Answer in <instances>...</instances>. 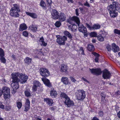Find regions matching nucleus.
<instances>
[{
	"label": "nucleus",
	"instance_id": "nucleus-1",
	"mask_svg": "<svg viewBox=\"0 0 120 120\" xmlns=\"http://www.w3.org/2000/svg\"><path fill=\"white\" fill-rule=\"evenodd\" d=\"M120 5L119 3L116 1L113 2L112 4L108 6L107 9L110 16L112 18L116 17L118 15L117 11L120 12V7H119Z\"/></svg>",
	"mask_w": 120,
	"mask_h": 120
},
{
	"label": "nucleus",
	"instance_id": "nucleus-2",
	"mask_svg": "<svg viewBox=\"0 0 120 120\" xmlns=\"http://www.w3.org/2000/svg\"><path fill=\"white\" fill-rule=\"evenodd\" d=\"M11 74L16 79L19 80V82H20L21 83L23 84L26 82L27 81L28 77L25 74L19 72L13 73Z\"/></svg>",
	"mask_w": 120,
	"mask_h": 120
},
{
	"label": "nucleus",
	"instance_id": "nucleus-3",
	"mask_svg": "<svg viewBox=\"0 0 120 120\" xmlns=\"http://www.w3.org/2000/svg\"><path fill=\"white\" fill-rule=\"evenodd\" d=\"M13 6L10 11V15L13 17H18L19 16V12L20 11L19 6L17 4H13Z\"/></svg>",
	"mask_w": 120,
	"mask_h": 120
},
{
	"label": "nucleus",
	"instance_id": "nucleus-4",
	"mask_svg": "<svg viewBox=\"0 0 120 120\" xmlns=\"http://www.w3.org/2000/svg\"><path fill=\"white\" fill-rule=\"evenodd\" d=\"M75 95L77 99L79 100H82L85 97V92L83 90H79L77 91L75 93Z\"/></svg>",
	"mask_w": 120,
	"mask_h": 120
},
{
	"label": "nucleus",
	"instance_id": "nucleus-5",
	"mask_svg": "<svg viewBox=\"0 0 120 120\" xmlns=\"http://www.w3.org/2000/svg\"><path fill=\"white\" fill-rule=\"evenodd\" d=\"M2 90L4 97L5 99L10 98V90L9 88L7 86H4Z\"/></svg>",
	"mask_w": 120,
	"mask_h": 120
},
{
	"label": "nucleus",
	"instance_id": "nucleus-6",
	"mask_svg": "<svg viewBox=\"0 0 120 120\" xmlns=\"http://www.w3.org/2000/svg\"><path fill=\"white\" fill-rule=\"evenodd\" d=\"M11 75L12 79V82L11 84V86L14 90L17 89L19 87L18 82L19 80L16 79L11 74Z\"/></svg>",
	"mask_w": 120,
	"mask_h": 120
},
{
	"label": "nucleus",
	"instance_id": "nucleus-7",
	"mask_svg": "<svg viewBox=\"0 0 120 120\" xmlns=\"http://www.w3.org/2000/svg\"><path fill=\"white\" fill-rule=\"evenodd\" d=\"M67 21L70 24H74L75 22H76L77 24L80 22L79 19L76 16L69 18L67 20Z\"/></svg>",
	"mask_w": 120,
	"mask_h": 120
},
{
	"label": "nucleus",
	"instance_id": "nucleus-8",
	"mask_svg": "<svg viewBox=\"0 0 120 120\" xmlns=\"http://www.w3.org/2000/svg\"><path fill=\"white\" fill-rule=\"evenodd\" d=\"M40 73L41 75L43 77H46L50 75V73L48 70L45 68L40 69Z\"/></svg>",
	"mask_w": 120,
	"mask_h": 120
},
{
	"label": "nucleus",
	"instance_id": "nucleus-9",
	"mask_svg": "<svg viewBox=\"0 0 120 120\" xmlns=\"http://www.w3.org/2000/svg\"><path fill=\"white\" fill-rule=\"evenodd\" d=\"M67 37L65 36H61L57 38L56 42L60 45H64L65 44V41L67 40Z\"/></svg>",
	"mask_w": 120,
	"mask_h": 120
},
{
	"label": "nucleus",
	"instance_id": "nucleus-10",
	"mask_svg": "<svg viewBox=\"0 0 120 120\" xmlns=\"http://www.w3.org/2000/svg\"><path fill=\"white\" fill-rule=\"evenodd\" d=\"M91 72L94 75H101L102 73L101 70L100 68L90 69Z\"/></svg>",
	"mask_w": 120,
	"mask_h": 120
},
{
	"label": "nucleus",
	"instance_id": "nucleus-11",
	"mask_svg": "<svg viewBox=\"0 0 120 120\" xmlns=\"http://www.w3.org/2000/svg\"><path fill=\"white\" fill-rule=\"evenodd\" d=\"M86 26L90 30H94L98 29L100 28L101 26L98 24H94L93 25L91 26L89 25L88 24H86Z\"/></svg>",
	"mask_w": 120,
	"mask_h": 120
},
{
	"label": "nucleus",
	"instance_id": "nucleus-12",
	"mask_svg": "<svg viewBox=\"0 0 120 120\" xmlns=\"http://www.w3.org/2000/svg\"><path fill=\"white\" fill-rule=\"evenodd\" d=\"M60 14L56 10H53L52 13L51 14L52 18L54 19H58Z\"/></svg>",
	"mask_w": 120,
	"mask_h": 120
},
{
	"label": "nucleus",
	"instance_id": "nucleus-13",
	"mask_svg": "<svg viewBox=\"0 0 120 120\" xmlns=\"http://www.w3.org/2000/svg\"><path fill=\"white\" fill-rule=\"evenodd\" d=\"M79 26V30L80 32L83 33H85L86 32V27H84L83 25L80 23V22L77 24Z\"/></svg>",
	"mask_w": 120,
	"mask_h": 120
},
{
	"label": "nucleus",
	"instance_id": "nucleus-14",
	"mask_svg": "<svg viewBox=\"0 0 120 120\" xmlns=\"http://www.w3.org/2000/svg\"><path fill=\"white\" fill-rule=\"evenodd\" d=\"M102 76L105 79H109L111 76V74L107 70H105L103 72Z\"/></svg>",
	"mask_w": 120,
	"mask_h": 120
},
{
	"label": "nucleus",
	"instance_id": "nucleus-15",
	"mask_svg": "<svg viewBox=\"0 0 120 120\" xmlns=\"http://www.w3.org/2000/svg\"><path fill=\"white\" fill-rule=\"evenodd\" d=\"M64 103L67 105L68 107H70V106H73L74 104L73 101H71L69 98L65 100Z\"/></svg>",
	"mask_w": 120,
	"mask_h": 120
},
{
	"label": "nucleus",
	"instance_id": "nucleus-16",
	"mask_svg": "<svg viewBox=\"0 0 120 120\" xmlns=\"http://www.w3.org/2000/svg\"><path fill=\"white\" fill-rule=\"evenodd\" d=\"M30 102L29 100L26 99L25 104L24 111L27 112L30 109Z\"/></svg>",
	"mask_w": 120,
	"mask_h": 120
},
{
	"label": "nucleus",
	"instance_id": "nucleus-17",
	"mask_svg": "<svg viewBox=\"0 0 120 120\" xmlns=\"http://www.w3.org/2000/svg\"><path fill=\"white\" fill-rule=\"evenodd\" d=\"M59 20L62 22L65 21L66 19V15L63 13L61 12L59 16Z\"/></svg>",
	"mask_w": 120,
	"mask_h": 120
},
{
	"label": "nucleus",
	"instance_id": "nucleus-18",
	"mask_svg": "<svg viewBox=\"0 0 120 120\" xmlns=\"http://www.w3.org/2000/svg\"><path fill=\"white\" fill-rule=\"evenodd\" d=\"M42 80L44 83L48 87H51V84L50 83L49 79L46 78H42Z\"/></svg>",
	"mask_w": 120,
	"mask_h": 120
},
{
	"label": "nucleus",
	"instance_id": "nucleus-19",
	"mask_svg": "<svg viewBox=\"0 0 120 120\" xmlns=\"http://www.w3.org/2000/svg\"><path fill=\"white\" fill-rule=\"evenodd\" d=\"M50 93V95L52 98L55 97L57 94L55 90L53 87L51 88Z\"/></svg>",
	"mask_w": 120,
	"mask_h": 120
},
{
	"label": "nucleus",
	"instance_id": "nucleus-20",
	"mask_svg": "<svg viewBox=\"0 0 120 120\" xmlns=\"http://www.w3.org/2000/svg\"><path fill=\"white\" fill-rule=\"evenodd\" d=\"M112 51L114 52H117L119 50V48L118 46L115 43H112Z\"/></svg>",
	"mask_w": 120,
	"mask_h": 120
},
{
	"label": "nucleus",
	"instance_id": "nucleus-21",
	"mask_svg": "<svg viewBox=\"0 0 120 120\" xmlns=\"http://www.w3.org/2000/svg\"><path fill=\"white\" fill-rule=\"evenodd\" d=\"M68 69V66L64 64L60 65V70L62 72H66Z\"/></svg>",
	"mask_w": 120,
	"mask_h": 120
},
{
	"label": "nucleus",
	"instance_id": "nucleus-22",
	"mask_svg": "<svg viewBox=\"0 0 120 120\" xmlns=\"http://www.w3.org/2000/svg\"><path fill=\"white\" fill-rule=\"evenodd\" d=\"M27 28V27L26 24L24 23L20 25L19 30L20 31H22L26 30Z\"/></svg>",
	"mask_w": 120,
	"mask_h": 120
},
{
	"label": "nucleus",
	"instance_id": "nucleus-23",
	"mask_svg": "<svg viewBox=\"0 0 120 120\" xmlns=\"http://www.w3.org/2000/svg\"><path fill=\"white\" fill-rule=\"evenodd\" d=\"M44 100L49 106H52L53 103V100L50 98H45Z\"/></svg>",
	"mask_w": 120,
	"mask_h": 120
},
{
	"label": "nucleus",
	"instance_id": "nucleus-24",
	"mask_svg": "<svg viewBox=\"0 0 120 120\" xmlns=\"http://www.w3.org/2000/svg\"><path fill=\"white\" fill-rule=\"evenodd\" d=\"M62 82L65 84H70V83L69 82L68 78L66 77H62L61 79Z\"/></svg>",
	"mask_w": 120,
	"mask_h": 120
},
{
	"label": "nucleus",
	"instance_id": "nucleus-25",
	"mask_svg": "<svg viewBox=\"0 0 120 120\" xmlns=\"http://www.w3.org/2000/svg\"><path fill=\"white\" fill-rule=\"evenodd\" d=\"M68 28L71 31H75L76 30L77 27V26L74 24L69 26Z\"/></svg>",
	"mask_w": 120,
	"mask_h": 120
},
{
	"label": "nucleus",
	"instance_id": "nucleus-26",
	"mask_svg": "<svg viewBox=\"0 0 120 120\" xmlns=\"http://www.w3.org/2000/svg\"><path fill=\"white\" fill-rule=\"evenodd\" d=\"M26 13L27 15L33 18H36L37 17V16L35 13L29 12H26Z\"/></svg>",
	"mask_w": 120,
	"mask_h": 120
},
{
	"label": "nucleus",
	"instance_id": "nucleus-27",
	"mask_svg": "<svg viewBox=\"0 0 120 120\" xmlns=\"http://www.w3.org/2000/svg\"><path fill=\"white\" fill-rule=\"evenodd\" d=\"M39 42L41 45H43L45 47L47 45V43H45L44 41V39L43 37L40 38Z\"/></svg>",
	"mask_w": 120,
	"mask_h": 120
},
{
	"label": "nucleus",
	"instance_id": "nucleus-28",
	"mask_svg": "<svg viewBox=\"0 0 120 120\" xmlns=\"http://www.w3.org/2000/svg\"><path fill=\"white\" fill-rule=\"evenodd\" d=\"M30 29L33 32H35L37 31V27L36 25H32L29 26Z\"/></svg>",
	"mask_w": 120,
	"mask_h": 120
},
{
	"label": "nucleus",
	"instance_id": "nucleus-29",
	"mask_svg": "<svg viewBox=\"0 0 120 120\" xmlns=\"http://www.w3.org/2000/svg\"><path fill=\"white\" fill-rule=\"evenodd\" d=\"M64 33L65 35L68 37L69 38L71 39L72 38V35L68 31H65Z\"/></svg>",
	"mask_w": 120,
	"mask_h": 120
},
{
	"label": "nucleus",
	"instance_id": "nucleus-30",
	"mask_svg": "<svg viewBox=\"0 0 120 120\" xmlns=\"http://www.w3.org/2000/svg\"><path fill=\"white\" fill-rule=\"evenodd\" d=\"M87 48L89 51H93L94 50V46L91 44L87 46Z\"/></svg>",
	"mask_w": 120,
	"mask_h": 120
},
{
	"label": "nucleus",
	"instance_id": "nucleus-31",
	"mask_svg": "<svg viewBox=\"0 0 120 120\" xmlns=\"http://www.w3.org/2000/svg\"><path fill=\"white\" fill-rule=\"evenodd\" d=\"M31 59L27 57L24 59V60L25 63L28 64H29L31 63Z\"/></svg>",
	"mask_w": 120,
	"mask_h": 120
},
{
	"label": "nucleus",
	"instance_id": "nucleus-32",
	"mask_svg": "<svg viewBox=\"0 0 120 120\" xmlns=\"http://www.w3.org/2000/svg\"><path fill=\"white\" fill-rule=\"evenodd\" d=\"M101 95L102 96L101 100V103L103 104H104L106 102V100L105 99V95L104 94H101Z\"/></svg>",
	"mask_w": 120,
	"mask_h": 120
},
{
	"label": "nucleus",
	"instance_id": "nucleus-33",
	"mask_svg": "<svg viewBox=\"0 0 120 120\" xmlns=\"http://www.w3.org/2000/svg\"><path fill=\"white\" fill-rule=\"evenodd\" d=\"M40 4V6L43 8L45 9H46V7L45 6V3L43 1L41 0Z\"/></svg>",
	"mask_w": 120,
	"mask_h": 120
},
{
	"label": "nucleus",
	"instance_id": "nucleus-34",
	"mask_svg": "<svg viewBox=\"0 0 120 120\" xmlns=\"http://www.w3.org/2000/svg\"><path fill=\"white\" fill-rule=\"evenodd\" d=\"M34 85L37 86H39L41 85V84L38 81L35 80L34 82Z\"/></svg>",
	"mask_w": 120,
	"mask_h": 120
},
{
	"label": "nucleus",
	"instance_id": "nucleus-35",
	"mask_svg": "<svg viewBox=\"0 0 120 120\" xmlns=\"http://www.w3.org/2000/svg\"><path fill=\"white\" fill-rule=\"evenodd\" d=\"M90 35L91 37H97V33L94 32H91L90 34Z\"/></svg>",
	"mask_w": 120,
	"mask_h": 120
},
{
	"label": "nucleus",
	"instance_id": "nucleus-36",
	"mask_svg": "<svg viewBox=\"0 0 120 120\" xmlns=\"http://www.w3.org/2000/svg\"><path fill=\"white\" fill-rule=\"evenodd\" d=\"M60 96L65 98L66 100V99H67L68 98H69L67 95L64 93H62L61 94Z\"/></svg>",
	"mask_w": 120,
	"mask_h": 120
},
{
	"label": "nucleus",
	"instance_id": "nucleus-37",
	"mask_svg": "<svg viewBox=\"0 0 120 120\" xmlns=\"http://www.w3.org/2000/svg\"><path fill=\"white\" fill-rule=\"evenodd\" d=\"M59 20L56 21L55 23V26L57 27H60L61 25V23Z\"/></svg>",
	"mask_w": 120,
	"mask_h": 120
},
{
	"label": "nucleus",
	"instance_id": "nucleus-38",
	"mask_svg": "<svg viewBox=\"0 0 120 120\" xmlns=\"http://www.w3.org/2000/svg\"><path fill=\"white\" fill-rule=\"evenodd\" d=\"M4 55V53L3 50L1 48H0V56L3 57Z\"/></svg>",
	"mask_w": 120,
	"mask_h": 120
},
{
	"label": "nucleus",
	"instance_id": "nucleus-39",
	"mask_svg": "<svg viewBox=\"0 0 120 120\" xmlns=\"http://www.w3.org/2000/svg\"><path fill=\"white\" fill-rule=\"evenodd\" d=\"M25 96L27 97H30L31 95V94L30 91L27 90H26L25 91Z\"/></svg>",
	"mask_w": 120,
	"mask_h": 120
},
{
	"label": "nucleus",
	"instance_id": "nucleus-40",
	"mask_svg": "<svg viewBox=\"0 0 120 120\" xmlns=\"http://www.w3.org/2000/svg\"><path fill=\"white\" fill-rule=\"evenodd\" d=\"M114 32L115 34L120 35V30H119L116 29H115L114 30Z\"/></svg>",
	"mask_w": 120,
	"mask_h": 120
},
{
	"label": "nucleus",
	"instance_id": "nucleus-41",
	"mask_svg": "<svg viewBox=\"0 0 120 120\" xmlns=\"http://www.w3.org/2000/svg\"><path fill=\"white\" fill-rule=\"evenodd\" d=\"M17 105L18 109H20L22 106V103L20 102H18L17 103Z\"/></svg>",
	"mask_w": 120,
	"mask_h": 120
},
{
	"label": "nucleus",
	"instance_id": "nucleus-42",
	"mask_svg": "<svg viewBox=\"0 0 120 120\" xmlns=\"http://www.w3.org/2000/svg\"><path fill=\"white\" fill-rule=\"evenodd\" d=\"M98 40L101 41H103L104 40V39L103 37L101 36H98Z\"/></svg>",
	"mask_w": 120,
	"mask_h": 120
},
{
	"label": "nucleus",
	"instance_id": "nucleus-43",
	"mask_svg": "<svg viewBox=\"0 0 120 120\" xmlns=\"http://www.w3.org/2000/svg\"><path fill=\"white\" fill-rule=\"evenodd\" d=\"M23 35L24 36L27 37L28 35V33L27 31H25L23 32Z\"/></svg>",
	"mask_w": 120,
	"mask_h": 120
},
{
	"label": "nucleus",
	"instance_id": "nucleus-44",
	"mask_svg": "<svg viewBox=\"0 0 120 120\" xmlns=\"http://www.w3.org/2000/svg\"><path fill=\"white\" fill-rule=\"evenodd\" d=\"M106 48L108 51H110L111 50V47L110 45H108L106 47Z\"/></svg>",
	"mask_w": 120,
	"mask_h": 120
},
{
	"label": "nucleus",
	"instance_id": "nucleus-45",
	"mask_svg": "<svg viewBox=\"0 0 120 120\" xmlns=\"http://www.w3.org/2000/svg\"><path fill=\"white\" fill-rule=\"evenodd\" d=\"M0 59L2 62L5 63L6 62V60L3 57H1Z\"/></svg>",
	"mask_w": 120,
	"mask_h": 120
},
{
	"label": "nucleus",
	"instance_id": "nucleus-46",
	"mask_svg": "<svg viewBox=\"0 0 120 120\" xmlns=\"http://www.w3.org/2000/svg\"><path fill=\"white\" fill-rule=\"evenodd\" d=\"M99 116L102 117L103 116L104 114L102 111H100L98 112Z\"/></svg>",
	"mask_w": 120,
	"mask_h": 120
},
{
	"label": "nucleus",
	"instance_id": "nucleus-47",
	"mask_svg": "<svg viewBox=\"0 0 120 120\" xmlns=\"http://www.w3.org/2000/svg\"><path fill=\"white\" fill-rule=\"evenodd\" d=\"M38 87V86H36L34 85V86L32 87V89L33 91H36L37 90V87Z\"/></svg>",
	"mask_w": 120,
	"mask_h": 120
},
{
	"label": "nucleus",
	"instance_id": "nucleus-48",
	"mask_svg": "<svg viewBox=\"0 0 120 120\" xmlns=\"http://www.w3.org/2000/svg\"><path fill=\"white\" fill-rule=\"evenodd\" d=\"M46 2L47 3L49 6H50L52 3L51 0H46Z\"/></svg>",
	"mask_w": 120,
	"mask_h": 120
},
{
	"label": "nucleus",
	"instance_id": "nucleus-49",
	"mask_svg": "<svg viewBox=\"0 0 120 120\" xmlns=\"http://www.w3.org/2000/svg\"><path fill=\"white\" fill-rule=\"evenodd\" d=\"M70 78L72 82H75L76 81V80L73 77L71 76L70 77Z\"/></svg>",
	"mask_w": 120,
	"mask_h": 120
},
{
	"label": "nucleus",
	"instance_id": "nucleus-50",
	"mask_svg": "<svg viewBox=\"0 0 120 120\" xmlns=\"http://www.w3.org/2000/svg\"><path fill=\"white\" fill-rule=\"evenodd\" d=\"M84 6L88 7H90L89 3L87 1H86V2L84 3Z\"/></svg>",
	"mask_w": 120,
	"mask_h": 120
},
{
	"label": "nucleus",
	"instance_id": "nucleus-51",
	"mask_svg": "<svg viewBox=\"0 0 120 120\" xmlns=\"http://www.w3.org/2000/svg\"><path fill=\"white\" fill-rule=\"evenodd\" d=\"M11 108L9 106H6L5 107V110L7 111L10 110Z\"/></svg>",
	"mask_w": 120,
	"mask_h": 120
},
{
	"label": "nucleus",
	"instance_id": "nucleus-52",
	"mask_svg": "<svg viewBox=\"0 0 120 120\" xmlns=\"http://www.w3.org/2000/svg\"><path fill=\"white\" fill-rule=\"evenodd\" d=\"M92 54L96 57H98L99 56V55L98 54L95 52H92Z\"/></svg>",
	"mask_w": 120,
	"mask_h": 120
},
{
	"label": "nucleus",
	"instance_id": "nucleus-53",
	"mask_svg": "<svg viewBox=\"0 0 120 120\" xmlns=\"http://www.w3.org/2000/svg\"><path fill=\"white\" fill-rule=\"evenodd\" d=\"M0 108L2 109L4 108V106L1 103H0Z\"/></svg>",
	"mask_w": 120,
	"mask_h": 120
},
{
	"label": "nucleus",
	"instance_id": "nucleus-54",
	"mask_svg": "<svg viewBox=\"0 0 120 120\" xmlns=\"http://www.w3.org/2000/svg\"><path fill=\"white\" fill-rule=\"evenodd\" d=\"M82 80H83V81H84L85 82H86L88 83H89V82L86 79H85L84 77H82Z\"/></svg>",
	"mask_w": 120,
	"mask_h": 120
},
{
	"label": "nucleus",
	"instance_id": "nucleus-55",
	"mask_svg": "<svg viewBox=\"0 0 120 120\" xmlns=\"http://www.w3.org/2000/svg\"><path fill=\"white\" fill-rule=\"evenodd\" d=\"M78 11L79 9H77L75 10L76 14V15L77 16H78L79 15V14L78 13Z\"/></svg>",
	"mask_w": 120,
	"mask_h": 120
},
{
	"label": "nucleus",
	"instance_id": "nucleus-56",
	"mask_svg": "<svg viewBox=\"0 0 120 120\" xmlns=\"http://www.w3.org/2000/svg\"><path fill=\"white\" fill-rule=\"evenodd\" d=\"M115 95H120V91H118L116 93Z\"/></svg>",
	"mask_w": 120,
	"mask_h": 120
},
{
	"label": "nucleus",
	"instance_id": "nucleus-57",
	"mask_svg": "<svg viewBox=\"0 0 120 120\" xmlns=\"http://www.w3.org/2000/svg\"><path fill=\"white\" fill-rule=\"evenodd\" d=\"M117 115L119 118L120 119V111L117 113Z\"/></svg>",
	"mask_w": 120,
	"mask_h": 120
},
{
	"label": "nucleus",
	"instance_id": "nucleus-58",
	"mask_svg": "<svg viewBox=\"0 0 120 120\" xmlns=\"http://www.w3.org/2000/svg\"><path fill=\"white\" fill-rule=\"evenodd\" d=\"M92 120H99V119L96 117H94Z\"/></svg>",
	"mask_w": 120,
	"mask_h": 120
},
{
	"label": "nucleus",
	"instance_id": "nucleus-59",
	"mask_svg": "<svg viewBox=\"0 0 120 120\" xmlns=\"http://www.w3.org/2000/svg\"><path fill=\"white\" fill-rule=\"evenodd\" d=\"M99 58L98 57H96L95 59V61L96 62H98Z\"/></svg>",
	"mask_w": 120,
	"mask_h": 120
},
{
	"label": "nucleus",
	"instance_id": "nucleus-60",
	"mask_svg": "<svg viewBox=\"0 0 120 120\" xmlns=\"http://www.w3.org/2000/svg\"><path fill=\"white\" fill-rule=\"evenodd\" d=\"M2 94V90H0V97L1 96Z\"/></svg>",
	"mask_w": 120,
	"mask_h": 120
},
{
	"label": "nucleus",
	"instance_id": "nucleus-61",
	"mask_svg": "<svg viewBox=\"0 0 120 120\" xmlns=\"http://www.w3.org/2000/svg\"><path fill=\"white\" fill-rule=\"evenodd\" d=\"M81 54L82 55H84V50L82 51H81Z\"/></svg>",
	"mask_w": 120,
	"mask_h": 120
},
{
	"label": "nucleus",
	"instance_id": "nucleus-62",
	"mask_svg": "<svg viewBox=\"0 0 120 120\" xmlns=\"http://www.w3.org/2000/svg\"><path fill=\"white\" fill-rule=\"evenodd\" d=\"M68 2L70 3H72V0H67Z\"/></svg>",
	"mask_w": 120,
	"mask_h": 120
},
{
	"label": "nucleus",
	"instance_id": "nucleus-63",
	"mask_svg": "<svg viewBox=\"0 0 120 120\" xmlns=\"http://www.w3.org/2000/svg\"><path fill=\"white\" fill-rule=\"evenodd\" d=\"M80 51H82L83 50V49L82 47H81L80 48Z\"/></svg>",
	"mask_w": 120,
	"mask_h": 120
},
{
	"label": "nucleus",
	"instance_id": "nucleus-64",
	"mask_svg": "<svg viewBox=\"0 0 120 120\" xmlns=\"http://www.w3.org/2000/svg\"><path fill=\"white\" fill-rule=\"evenodd\" d=\"M92 42L93 43H95L96 42V40L94 39H93L92 40Z\"/></svg>",
	"mask_w": 120,
	"mask_h": 120
}]
</instances>
